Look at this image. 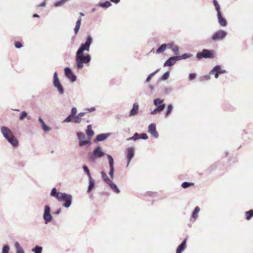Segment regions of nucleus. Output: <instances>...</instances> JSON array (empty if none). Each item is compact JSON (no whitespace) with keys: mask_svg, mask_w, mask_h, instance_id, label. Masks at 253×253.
I'll list each match as a JSON object with an SVG mask.
<instances>
[{"mask_svg":"<svg viewBox=\"0 0 253 253\" xmlns=\"http://www.w3.org/2000/svg\"><path fill=\"white\" fill-rule=\"evenodd\" d=\"M50 196L55 198L59 202H64L63 206L66 208H69L72 204V196L65 193L58 192L55 188L52 189Z\"/></svg>","mask_w":253,"mask_h":253,"instance_id":"obj_1","label":"nucleus"},{"mask_svg":"<svg viewBox=\"0 0 253 253\" xmlns=\"http://www.w3.org/2000/svg\"><path fill=\"white\" fill-rule=\"evenodd\" d=\"M1 132L3 137L14 147L18 145V141L13 135L12 132L7 127L3 126L0 129Z\"/></svg>","mask_w":253,"mask_h":253,"instance_id":"obj_2","label":"nucleus"},{"mask_svg":"<svg viewBox=\"0 0 253 253\" xmlns=\"http://www.w3.org/2000/svg\"><path fill=\"white\" fill-rule=\"evenodd\" d=\"M91 61V56L87 54H76L75 61L78 70L82 69L84 67V64H88Z\"/></svg>","mask_w":253,"mask_h":253,"instance_id":"obj_3","label":"nucleus"},{"mask_svg":"<svg viewBox=\"0 0 253 253\" xmlns=\"http://www.w3.org/2000/svg\"><path fill=\"white\" fill-rule=\"evenodd\" d=\"M93 42L91 36H88L84 43L81 44L79 48L76 52V54H84V51L88 52L90 50V46Z\"/></svg>","mask_w":253,"mask_h":253,"instance_id":"obj_4","label":"nucleus"},{"mask_svg":"<svg viewBox=\"0 0 253 253\" xmlns=\"http://www.w3.org/2000/svg\"><path fill=\"white\" fill-rule=\"evenodd\" d=\"M105 155V153L102 151L101 148L98 146L93 150L92 153L89 154L88 159L90 161L95 162L98 158H100Z\"/></svg>","mask_w":253,"mask_h":253,"instance_id":"obj_5","label":"nucleus"},{"mask_svg":"<svg viewBox=\"0 0 253 253\" xmlns=\"http://www.w3.org/2000/svg\"><path fill=\"white\" fill-rule=\"evenodd\" d=\"M227 33L222 30H218L215 32L211 36V40L213 42H217L222 41L226 37Z\"/></svg>","mask_w":253,"mask_h":253,"instance_id":"obj_6","label":"nucleus"},{"mask_svg":"<svg viewBox=\"0 0 253 253\" xmlns=\"http://www.w3.org/2000/svg\"><path fill=\"white\" fill-rule=\"evenodd\" d=\"M50 208L49 206L46 205L45 206L43 214V218L45 224H47L53 218V217L50 213Z\"/></svg>","mask_w":253,"mask_h":253,"instance_id":"obj_7","label":"nucleus"},{"mask_svg":"<svg viewBox=\"0 0 253 253\" xmlns=\"http://www.w3.org/2000/svg\"><path fill=\"white\" fill-rule=\"evenodd\" d=\"M213 57L212 52L208 49H204L201 52H198L196 54V57L199 60L205 58H211Z\"/></svg>","mask_w":253,"mask_h":253,"instance_id":"obj_8","label":"nucleus"},{"mask_svg":"<svg viewBox=\"0 0 253 253\" xmlns=\"http://www.w3.org/2000/svg\"><path fill=\"white\" fill-rule=\"evenodd\" d=\"M53 84L58 89L60 94L64 93V89L58 78L57 72H55L53 75Z\"/></svg>","mask_w":253,"mask_h":253,"instance_id":"obj_9","label":"nucleus"},{"mask_svg":"<svg viewBox=\"0 0 253 253\" xmlns=\"http://www.w3.org/2000/svg\"><path fill=\"white\" fill-rule=\"evenodd\" d=\"M65 76L70 80L71 82H74L77 80L76 76L72 72L69 67H66L64 69Z\"/></svg>","mask_w":253,"mask_h":253,"instance_id":"obj_10","label":"nucleus"},{"mask_svg":"<svg viewBox=\"0 0 253 253\" xmlns=\"http://www.w3.org/2000/svg\"><path fill=\"white\" fill-rule=\"evenodd\" d=\"M107 158L109 161V164L110 167V171L109 174L112 179L114 178V159L113 157L109 154L107 155Z\"/></svg>","mask_w":253,"mask_h":253,"instance_id":"obj_11","label":"nucleus"},{"mask_svg":"<svg viewBox=\"0 0 253 253\" xmlns=\"http://www.w3.org/2000/svg\"><path fill=\"white\" fill-rule=\"evenodd\" d=\"M127 153H126V159L127 161V164L126 167H127L130 163L132 158L134 155V148L133 147H129L127 149Z\"/></svg>","mask_w":253,"mask_h":253,"instance_id":"obj_12","label":"nucleus"},{"mask_svg":"<svg viewBox=\"0 0 253 253\" xmlns=\"http://www.w3.org/2000/svg\"><path fill=\"white\" fill-rule=\"evenodd\" d=\"M148 131L155 138H158L159 134L156 130V125L155 124H151L149 126Z\"/></svg>","mask_w":253,"mask_h":253,"instance_id":"obj_13","label":"nucleus"},{"mask_svg":"<svg viewBox=\"0 0 253 253\" xmlns=\"http://www.w3.org/2000/svg\"><path fill=\"white\" fill-rule=\"evenodd\" d=\"M178 61L177 56L169 57L164 64V67L171 66Z\"/></svg>","mask_w":253,"mask_h":253,"instance_id":"obj_14","label":"nucleus"},{"mask_svg":"<svg viewBox=\"0 0 253 253\" xmlns=\"http://www.w3.org/2000/svg\"><path fill=\"white\" fill-rule=\"evenodd\" d=\"M111 133H101L98 134L95 139H94V142H100L106 139H107L109 136L111 135Z\"/></svg>","mask_w":253,"mask_h":253,"instance_id":"obj_15","label":"nucleus"},{"mask_svg":"<svg viewBox=\"0 0 253 253\" xmlns=\"http://www.w3.org/2000/svg\"><path fill=\"white\" fill-rule=\"evenodd\" d=\"M139 105L137 103H134L133 104L132 108L131 109L129 112V116L130 117L134 116L136 115L138 113Z\"/></svg>","mask_w":253,"mask_h":253,"instance_id":"obj_16","label":"nucleus"},{"mask_svg":"<svg viewBox=\"0 0 253 253\" xmlns=\"http://www.w3.org/2000/svg\"><path fill=\"white\" fill-rule=\"evenodd\" d=\"M217 16L219 25L222 27H225L227 23L226 20L223 17L221 13L217 14Z\"/></svg>","mask_w":253,"mask_h":253,"instance_id":"obj_17","label":"nucleus"},{"mask_svg":"<svg viewBox=\"0 0 253 253\" xmlns=\"http://www.w3.org/2000/svg\"><path fill=\"white\" fill-rule=\"evenodd\" d=\"M200 211V208L197 206L195 208L193 211L192 212L191 216V220L194 222L196 221L198 216V213Z\"/></svg>","mask_w":253,"mask_h":253,"instance_id":"obj_18","label":"nucleus"},{"mask_svg":"<svg viewBox=\"0 0 253 253\" xmlns=\"http://www.w3.org/2000/svg\"><path fill=\"white\" fill-rule=\"evenodd\" d=\"M187 240L185 239L182 243L178 246L177 248L176 253H181L184 250L186 249V244Z\"/></svg>","mask_w":253,"mask_h":253,"instance_id":"obj_19","label":"nucleus"},{"mask_svg":"<svg viewBox=\"0 0 253 253\" xmlns=\"http://www.w3.org/2000/svg\"><path fill=\"white\" fill-rule=\"evenodd\" d=\"M215 71H217L219 74H223L226 73V71L224 69H221V67L219 65H216L210 71V74H214Z\"/></svg>","mask_w":253,"mask_h":253,"instance_id":"obj_20","label":"nucleus"},{"mask_svg":"<svg viewBox=\"0 0 253 253\" xmlns=\"http://www.w3.org/2000/svg\"><path fill=\"white\" fill-rule=\"evenodd\" d=\"M89 185L87 188V192H90L93 188L95 185V180L92 177L88 178Z\"/></svg>","mask_w":253,"mask_h":253,"instance_id":"obj_21","label":"nucleus"},{"mask_svg":"<svg viewBox=\"0 0 253 253\" xmlns=\"http://www.w3.org/2000/svg\"><path fill=\"white\" fill-rule=\"evenodd\" d=\"M86 133L87 136L88 137V138H91L94 134V132L92 129V126L90 125H89L87 126V129L86 130Z\"/></svg>","mask_w":253,"mask_h":253,"instance_id":"obj_22","label":"nucleus"},{"mask_svg":"<svg viewBox=\"0 0 253 253\" xmlns=\"http://www.w3.org/2000/svg\"><path fill=\"white\" fill-rule=\"evenodd\" d=\"M98 5L102 8H108L112 5L111 3L109 1H105V2H100Z\"/></svg>","mask_w":253,"mask_h":253,"instance_id":"obj_23","label":"nucleus"},{"mask_svg":"<svg viewBox=\"0 0 253 253\" xmlns=\"http://www.w3.org/2000/svg\"><path fill=\"white\" fill-rule=\"evenodd\" d=\"M108 184L114 192L116 193H119L120 192V190L117 187V185L114 183L112 181H111L110 182H109Z\"/></svg>","mask_w":253,"mask_h":253,"instance_id":"obj_24","label":"nucleus"},{"mask_svg":"<svg viewBox=\"0 0 253 253\" xmlns=\"http://www.w3.org/2000/svg\"><path fill=\"white\" fill-rule=\"evenodd\" d=\"M81 21H82V18L81 17H80L78 18V20L77 21V22L76 23V26L74 28V32H75V34H77L79 31V29H80V28L81 26Z\"/></svg>","mask_w":253,"mask_h":253,"instance_id":"obj_25","label":"nucleus"},{"mask_svg":"<svg viewBox=\"0 0 253 253\" xmlns=\"http://www.w3.org/2000/svg\"><path fill=\"white\" fill-rule=\"evenodd\" d=\"M166 43H163L156 50L157 54H160L165 51L166 49Z\"/></svg>","mask_w":253,"mask_h":253,"instance_id":"obj_26","label":"nucleus"},{"mask_svg":"<svg viewBox=\"0 0 253 253\" xmlns=\"http://www.w3.org/2000/svg\"><path fill=\"white\" fill-rule=\"evenodd\" d=\"M90 144H91V140H90V138H88V139L87 140H84V141L79 142V145L80 147H83L85 145L89 146L90 145Z\"/></svg>","mask_w":253,"mask_h":253,"instance_id":"obj_27","label":"nucleus"},{"mask_svg":"<svg viewBox=\"0 0 253 253\" xmlns=\"http://www.w3.org/2000/svg\"><path fill=\"white\" fill-rule=\"evenodd\" d=\"M192 56V54L190 53H184L180 56H177L178 60L186 59Z\"/></svg>","mask_w":253,"mask_h":253,"instance_id":"obj_28","label":"nucleus"},{"mask_svg":"<svg viewBox=\"0 0 253 253\" xmlns=\"http://www.w3.org/2000/svg\"><path fill=\"white\" fill-rule=\"evenodd\" d=\"M101 174L102 178L107 184H108L109 182H110L111 181H112L108 178V176L104 171H101Z\"/></svg>","mask_w":253,"mask_h":253,"instance_id":"obj_29","label":"nucleus"},{"mask_svg":"<svg viewBox=\"0 0 253 253\" xmlns=\"http://www.w3.org/2000/svg\"><path fill=\"white\" fill-rule=\"evenodd\" d=\"M77 136L79 139V142H81L84 140L85 138V136L84 134L82 132H78L77 133Z\"/></svg>","mask_w":253,"mask_h":253,"instance_id":"obj_30","label":"nucleus"},{"mask_svg":"<svg viewBox=\"0 0 253 253\" xmlns=\"http://www.w3.org/2000/svg\"><path fill=\"white\" fill-rule=\"evenodd\" d=\"M213 4L215 7V9L217 11V14L221 13L220 7L216 0H213Z\"/></svg>","mask_w":253,"mask_h":253,"instance_id":"obj_31","label":"nucleus"},{"mask_svg":"<svg viewBox=\"0 0 253 253\" xmlns=\"http://www.w3.org/2000/svg\"><path fill=\"white\" fill-rule=\"evenodd\" d=\"M173 106L171 104L168 105L167 109V111L165 113V117H168L169 115L171 113Z\"/></svg>","mask_w":253,"mask_h":253,"instance_id":"obj_32","label":"nucleus"},{"mask_svg":"<svg viewBox=\"0 0 253 253\" xmlns=\"http://www.w3.org/2000/svg\"><path fill=\"white\" fill-rule=\"evenodd\" d=\"M42 248L40 246H36L32 249V251L34 253H42Z\"/></svg>","mask_w":253,"mask_h":253,"instance_id":"obj_33","label":"nucleus"},{"mask_svg":"<svg viewBox=\"0 0 253 253\" xmlns=\"http://www.w3.org/2000/svg\"><path fill=\"white\" fill-rule=\"evenodd\" d=\"M171 50L175 55H178L179 54V47L175 44L173 45Z\"/></svg>","mask_w":253,"mask_h":253,"instance_id":"obj_34","label":"nucleus"},{"mask_svg":"<svg viewBox=\"0 0 253 253\" xmlns=\"http://www.w3.org/2000/svg\"><path fill=\"white\" fill-rule=\"evenodd\" d=\"M82 119L80 117L79 115H75L74 117V119L73 120V122L75 124H80L81 123Z\"/></svg>","mask_w":253,"mask_h":253,"instance_id":"obj_35","label":"nucleus"},{"mask_svg":"<svg viewBox=\"0 0 253 253\" xmlns=\"http://www.w3.org/2000/svg\"><path fill=\"white\" fill-rule=\"evenodd\" d=\"M138 139H140L139 134H138V133L136 132V133H135L134 134L133 136L127 138V140L128 141H130V140L135 141V140H138Z\"/></svg>","mask_w":253,"mask_h":253,"instance_id":"obj_36","label":"nucleus"},{"mask_svg":"<svg viewBox=\"0 0 253 253\" xmlns=\"http://www.w3.org/2000/svg\"><path fill=\"white\" fill-rule=\"evenodd\" d=\"M68 0H60L59 1H56L54 3V5L55 7H59L63 5L65 2H66Z\"/></svg>","mask_w":253,"mask_h":253,"instance_id":"obj_37","label":"nucleus"},{"mask_svg":"<svg viewBox=\"0 0 253 253\" xmlns=\"http://www.w3.org/2000/svg\"><path fill=\"white\" fill-rule=\"evenodd\" d=\"M159 69H157V70H156L155 71H154V72L151 73L148 76V77L147 78L146 81H145V82L146 83H149L151 80L152 79V78H153V77L154 76V75L155 74H156L158 71H159Z\"/></svg>","mask_w":253,"mask_h":253,"instance_id":"obj_38","label":"nucleus"},{"mask_svg":"<svg viewBox=\"0 0 253 253\" xmlns=\"http://www.w3.org/2000/svg\"><path fill=\"white\" fill-rule=\"evenodd\" d=\"M164 102L163 99H161L159 98H156L154 100V104L156 106H158L159 105H160L161 104H162V103Z\"/></svg>","mask_w":253,"mask_h":253,"instance_id":"obj_39","label":"nucleus"},{"mask_svg":"<svg viewBox=\"0 0 253 253\" xmlns=\"http://www.w3.org/2000/svg\"><path fill=\"white\" fill-rule=\"evenodd\" d=\"M246 219L250 220L253 216V210H250L246 212Z\"/></svg>","mask_w":253,"mask_h":253,"instance_id":"obj_40","label":"nucleus"},{"mask_svg":"<svg viewBox=\"0 0 253 253\" xmlns=\"http://www.w3.org/2000/svg\"><path fill=\"white\" fill-rule=\"evenodd\" d=\"M83 169L84 171L86 173L88 178L92 177L90 172V171H89L88 167L86 166H85V165L83 167Z\"/></svg>","mask_w":253,"mask_h":253,"instance_id":"obj_41","label":"nucleus"},{"mask_svg":"<svg viewBox=\"0 0 253 253\" xmlns=\"http://www.w3.org/2000/svg\"><path fill=\"white\" fill-rule=\"evenodd\" d=\"M74 117L73 115L70 114L64 121H63V123H69L71 122H73V120L74 119Z\"/></svg>","mask_w":253,"mask_h":253,"instance_id":"obj_42","label":"nucleus"},{"mask_svg":"<svg viewBox=\"0 0 253 253\" xmlns=\"http://www.w3.org/2000/svg\"><path fill=\"white\" fill-rule=\"evenodd\" d=\"M10 250L9 247L8 245H5L3 246L1 253H8Z\"/></svg>","mask_w":253,"mask_h":253,"instance_id":"obj_43","label":"nucleus"},{"mask_svg":"<svg viewBox=\"0 0 253 253\" xmlns=\"http://www.w3.org/2000/svg\"><path fill=\"white\" fill-rule=\"evenodd\" d=\"M193 184H194L192 182H184L182 184V187L183 188H186L190 187V186L193 185Z\"/></svg>","mask_w":253,"mask_h":253,"instance_id":"obj_44","label":"nucleus"},{"mask_svg":"<svg viewBox=\"0 0 253 253\" xmlns=\"http://www.w3.org/2000/svg\"><path fill=\"white\" fill-rule=\"evenodd\" d=\"M169 76V71L166 72L165 73L163 74V75L161 77V79L162 80H166L168 79Z\"/></svg>","mask_w":253,"mask_h":253,"instance_id":"obj_45","label":"nucleus"},{"mask_svg":"<svg viewBox=\"0 0 253 253\" xmlns=\"http://www.w3.org/2000/svg\"><path fill=\"white\" fill-rule=\"evenodd\" d=\"M156 108H157V110H158V111H159V112H161L162 111H163L164 109H165V104H161L160 105H159V106H158Z\"/></svg>","mask_w":253,"mask_h":253,"instance_id":"obj_46","label":"nucleus"},{"mask_svg":"<svg viewBox=\"0 0 253 253\" xmlns=\"http://www.w3.org/2000/svg\"><path fill=\"white\" fill-rule=\"evenodd\" d=\"M27 116V113L25 111H23L20 116L19 119L20 120H23L25 117Z\"/></svg>","mask_w":253,"mask_h":253,"instance_id":"obj_47","label":"nucleus"},{"mask_svg":"<svg viewBox=\"0 0 253 253\" xmlns=\"http://www.w3.org/2000/svg\"><path fill=\"white\" fill-rule=\"evenodd\" d=\"M14 246L16 248V251L22 250V248L20 246L18 242H16L14 244Z\"/></svg>","mask_w":253,"mask_h":253,"instance_id":"obj_48","label":"nucleus"},{"mask_svg":"<svg viewBox=\"0 0 253 253\" xmlns=\"http://www.w3.org/2000/svg\"><path fill=\"white\" fill-rule=\"evenodd\" d=\"M196 77V74L195 73H190L189 75V81H192L195 79Z\"/></svg>","mask_w":253,"mask_h":253,"instance_id":"obj_49","label":"nucleus"},{"mask_svg":"<svg viewBox=\"0 0 253 253\" xmlns=\"http://www.w3.org/2000/svg\"><path fill=\"white\" fill-rule=\"evenodd\" d=\"M42 128L43 130L45 131H48L51 129V128L49 127L48 126H46L45 124L42 126Z\"/></svg>","mask_w":253,"mask_h":253,"instance_id":"obj_50","label":"nucleus"},{"mask_svg":"<svg viewBox=\"0 0 253 253\" xmlns=\"http://www.w3.org/2000/svg\"><path fill=\"white\" fill-rule=\"evenodd\" d=\"M77 110L76 108L73 107L71 109L70 114L73 115V116H75L76 115V114H77Z\"/></svg>","mask_w":253,"mask_h":253,"instance_id":"obj_51","label":"nucleus"},{"mask_svg":"<svg viewBox=\"0 0 253 253\" xmlns=\"http://www.w3.org/2000/svg\"><path fill=\"white\" fill-rule=\"evenodd\" d=\"M14 45L17 48H20L22 47V43L20 42H15Z\"/></svg>","mask_w":253,"mask_h":253,"instance_id":"obj_52","label":"nucleus"},{"mask_svg":"<svg viewBox=\"0 0 253 253\" xmlns=\"http://www.w3.org/2000/svg\"><path fill=\"white\" fill-rule=\"evenodd\" d=\"M139 135H140V139H142L145 140L148 138V136H147V134H146V133L139 134Z\"/></svg>","mask_w":253,"mask_h":253,"instance_id":"obj_53","label":"nucleus"},{"mask_svg":"<svg viewBox=\"0 0 253 253\" xmlns=\"http://www.w3.org/2000/svg\"><path fill=\"white\" fill-rule=\"evenodd\" d=\"M174 44V43L173 42H169L168 43H166V48H169L170 49H171V48H172V46H173V45Z\"/></svg>","mask_w":253,"mask_h":253,"instance_id":"obj_54","label":"nucleus"},{"mask_svg":"<svg viewBox=\"0 0 253 253\" xmlns=\"http://www.w3.org/2000/svg\"><path fill=\"white\" fill-rule=\"evenodd\" d=\"M85 110L87 112H92L95 110V108L94 107H92L90 108H87Z\"/></svg>","mask_w":253,"mask_h":253,"instance_id":"obj_55","label":"nucleus"},{"mask_svg":"<svg viewBox=\"0 0 253 253\" xmlns=\"http://www.w3.org/2000/svg\"><path fill=\"white\" fill-rule=\"evenodd\" d=\"M159 111L158 110H157V108L155 109L154 110L151 112V114L152 115H156L158 113H159Z\"/></svg>","mask_w":253,"mask_h":253,"instance_id":"obj_56","label":"nucleus"},{"mask_svg":"<svg viewBox=\"0 0 253 253\" xmlns=\"http://www.w3.org/2000/svg\"><path fill=\"white\" fill-rule=\"evenodd\" d=\"M39 121L41 123L42 126L45 124V123L41 117L39 118Z\"/></svg>","mask_w":253,"mask_h":253,"instance_id":"obj_57","label":"nucleus"},{"mask_svg":"<svg viewBox=\"0 0 253 253\" xmlns=\"http://www.w3.org/2000/svg\"><path fill=\"white\" fill-rule=\"evenodd\" d=\"M85 114L86 112H80L78 115L80 117L82 118V117H83Z\"/></svg>","mask_w":253,"mask_h":253,"instance_id":"obj_58","label":"nucleus"},{"mask_svg":"<svg viewBox=\"0 0 253 253\" xmlns=\"http://www.w3.org/2000/svg\"><path fill=\"white\" fill-rule=\"evenodd\" d=\"M110 1H112V2L115 3V4H118V3L120 2V0H110Z\"/></svg>","mask_w":253,"mask_h":253,"instance_id":"obj_59","label":"nucleus"},{"mask_svg":"<svg viewBox=\"0 0 253 253\" xmlns=\"http://www.w3.org/2000/svg\"><path fill=\"white\" fill-rule=\"evenodd\" d=\"M214 73V77L216 79H217L219 77V73L217 71H215Z\"/></svg>","mask_w":253,"mask_h":253,"instance_id":"obj_60","label":"nucleus"},{"mask_svg":"<svg viewBox=\"0 0 253 253\" xmlns=\"http://www.w3.org/2000/svg\"><path fill=\"white\" fill-rule=\"evenodd\" d=\"M45 6V2H43L40 4H39L38 6V7H44Z\"/></svg>","mask_w":253,"mask_h":253,"instance_id":"obj_61","label":"nucleus"},{"mask_svg":"<svg viewBox=\"0 0 253 253\" xmlns=\"http://www.w3.org/2000/svg\"><path fill=\"white\" fill-rule=\"evenodd\" d=\"M16 253H24L23 249L18 251H16Z\"/></svg>","mask_w":253,"mask_h":253,"instance_id":"obj_62","label":"nucleus"},{"mask_svg":"<svg viewBox=\"0 0 253 253\" xmlns=\"http://www.w3.org/2000/svg\"><path fill=\"white\" fill-rule=\"evenodd\" d=\"M60 212H61V209H59L55 211V213L56 214H59V213H60Z\"/></svg>","mask_w":253,"mask_h":253,"instance_id":"obj_63","label":"nucleus"},{"mask_svg":"<svg viewBox=\"0 0 253 253\" xmlns=\"http://www.w3.org/2000/svg\"><path fill=\"white\" fill-rule=\"evenodd\" d=\"M206 80H209L210 79V76L209 75H206L204 77Z\"/></svg>","mask_w":253,"mask_h":253,"instance_id":"obj_64","label":"nucleus"}]
</instances>
